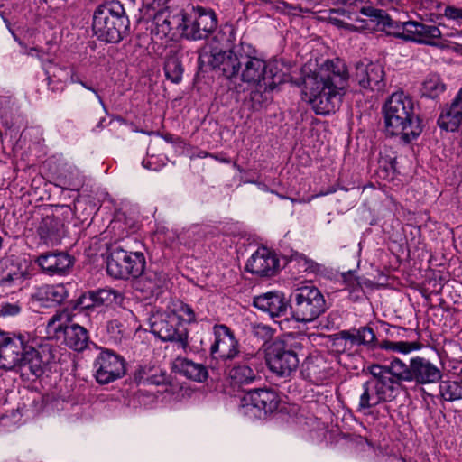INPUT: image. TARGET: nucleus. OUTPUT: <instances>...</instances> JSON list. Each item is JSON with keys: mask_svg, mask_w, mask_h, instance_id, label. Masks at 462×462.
<instances>
[{"mask_svg": "<svg viewBox=\"0 0 462 462\" xmlns=\"http://www.w3.org/2000/svg\"><path fill=\"white\" fill-rule=\"evenodd\" d=\"M198 63L201 69L216 70L228 79H240L252 85L272 80L271 69H282L280 64L261 58L258 50L243 37L229 50L204 45L199 51Z\"/></svg>", "mask_w": 462, "mask_h": 462, "instance_id": "obj_1", "label": "nucleus"}, {"mask_svg": "<svg viewBox=\"0 0 462 462\" xmlns=\"http://www.w3.org/2000/svg\"><path fill=\"white\" fill-rule=\"evenodd\" d=\"M348 81L346 62L328 60L312 73L302 76V94L317 115H328L339 108Z\"/></svg>", "mask_w": 462, "mask_h": 462, "instance_id": "obj_2", "label": "nucleus"}, {"mask_svg": "<svg viewBox=\"0 0 462 462\" xmlns=\"http://www.w3.org/2000/svg\"><path fill=\"white\" fill-rule=\"evenodd\" d=\"M383 113L388 135L400 136L408 143L421 134V121L414 111V102L403 92L392 94L383 106Z\"/></svg>", "mask_w": 462, "mask_h": 462, "instance_id": "obj_3", "label": "nucleus"}, {"mask_svg": "<svg viewBox=\"0 0 462 462\" xmlns=\"http://www.w3.org/2000/svg\"><path fill=\"white\" fill-rule=\"evenodd\" d=\"M130 22L119 1L112 0L97 7L92 29L97 37L106 42H119L126 34Z\"/></svg>", "mask_w": 462, "mask_h": 462, "instance_id": "obj_4", "label": "nucleus"}, {"mask_svg": "<svg viewBox=\"0 0 462 462\" xmlns=\"http://www.w3.org/2000/svg\"><path fill=\"white\" fill-rule=\"evenodd\" d=\"M289 309L296 321L309 323L323 314L328 306L321 291L314 285H307L291 293Z\"/></svg>", "mask_w": 462, "mask_h": 462, "instance_id": "obj_5", "label": "nucleus"}, {"mask_svg": "<svg viewBox=\"0 0 462 462\" xmlns=\"http://www.w3.org/2000/svg\"><path fill=\"white\" fill-rule=\"evenodd\" d=\"M301 347V343L293 341L291 337L273 341L265 348L269 369L280 377L290 376L299 366L298 350Z\"/></svg>", "mask_w": 462, "mask_h": 462, "instance_id": "obj_6", "label": "nucleus"}, {"mask_svg": "<svg viewBox=\"0 0 462 462\" xmlns=\"http://www.w3.org/2000/svg\"><path fill=\"white\" fill-rule=\"evenodd\" d=\"M46 330L49 337L60 339L75 351L84 350L89 341L88 330L78 324L71 323L69 314L66 311L58 312L48 321Z\"/></svg>", "mask_w": 462, "mask_h": 462, "instance_id": "obj_7", "label": "nucleus"}, {"mask_svg": "<svg viewBox=\"0 0 462 462\" xmlns=\"http://www.w3.org/2000/svg\"><path fill=\"white\" fill-rule=\"evenodd\" d=\"M343 3L345 5L351 7L353 12L358 11L367 18L365 20L356 18V21L365 23L362 27H368V23H371L374 28H381L389 34L407 40L408 21L399 22L393 20L385 11L371 5H365L362 0H343Z\"/></svg>", "mask_w": 462, "mask_h": 462, "instance_id": "obj_8", "label": "nucleus"}, {"mask_svg": "<svg viewBox=\"0 0 462 462\" xmlns=\"http://www.w3.org/2000/svg\"><path fill=\"white\" fill-rule=\"evenodd\" d=\"M145 257L141 252L114 248L107 259V273L116 279L138 278L144 272Z\"/></svg>", "mask_w": 462, "mask_h": 462, "instance_id": "obj_9", "label": "nucleus"}, {"mask_svg": "<svg viewBox=\"0 0 462 462\" xmlns=\"http://www.w3.org/2000/svg\"><path fill=\"white\" fill-rule=\"evenodd\" d=\"M218 19L216 12L208 7L192 6L185 12L183 37L188 40H206L217 29Z\"/></svg>", "mask_w": 462, "mask_h": 462, "instance_id": "obj_10", "label": "nucleus"}, {"mask_svg": "<svg viewBox=\"0 0 462 462\" xmlns=\"http://www.w3.org/2000/svg\"><path fill=\"white\" fill-rule=\"evenodd\" d=\"M152 332L162 341H171L179 347L188 346V329L182 325L176 313H163L152 317Z\"/></svg>", "mask_w": 462, "mask_h": 462, "instance_id": "obj_11", "label": "nucleus"}, {"mask_svg": "<svg viewBox=\"0 0 462 462\" xmlns=\"http://www.w3.org/2000/svg\"><path fill=\"white\" fill-rule=\"evenodd\" d=\"M277 393L271 389H254L248 391L241 399V412L252 418H261L263 415L274 411L279 405Z\"/></svg>", "mask_w": 462, "mask_h": 462, "instance_id": "obj_12", "label": "nucleus"}, {"mask_svg": "<svg viewBox=\"0 0 462 462\" xmlns=\"http://www.w3.org/2000/svg\"><path fill=\"white\" fill-rule=\"evenodd\" d=\"M95 377L99 384H107L125 374V359L110 349H102L93 364Z\"/></svg>", "mask_w": 462, "mask_h": 462, "instance_id": "obj_13", "label": "nucleus"}, {"mask_svg": "<svg viewBox=\"0 0 462 462\" xmlns=\"http://www.w3.org/2000/svg\"><path fill=\"white\" fill-rule=\"evenodd\" d=\"M0 368L12 370L18 367L23 362L28 345L25 337L22 334L0 331Z\"/></svg>", "mask_w": 462, "mask_h": 462, "instance_id": "obj_14", "label": "nucleus"}, {"mask_svg": "<svg viewBox=\"0 0 462 462\" xmlns=\"http://www.w3.org/2000/svg\"><path fill=\"white\" fill-rule=\"evenodd\" d=\"M368 371L374 378L371 382L377 395V402H390L395 400L402 391L406 390L404 385L383 371L381 365H372Z\"/></svg>", "mask_w": 462, "mask_h": 462, "instance_id": "obj_15", "label": "nucleus"}, {"mask_svg": "<svg viewBox=\"0 0 462 462\" xmlns=\"http://www.w3.org/2000/svg\"><path fill=\"white\" fill-rule=\"evenodd\" d=\"M215 342L210 347L212 356L217 355L222 360H233L239 355V342L233 331L226 325L213 327Z\"/></svg>", "mask_w": 462, "mask_h": 462, "instance_id": "obj_16", "label": "nucleus"}, {"mask_svg": "<svg viewBox=\"0 0 462 462\" xmlns=\"http://www.w3.org/2000/svg\"><path fill=\"white\" fill-rule=\"evenodd\" d=\"M259 358L251 354L243 356L242 360L235 362L227 369L228 377L235 384L247 385L256 380H260L259 375Z\"/></svg>", "mask_w": 462, "mask_h": 462, "instance_id": "obj_17", "label": "nucleus"}, {"mask_svg": "<svg viewBox=\"0 0 462 462\" xmlns=\"http://www.w3.org/2000/svg\"><path fill=\"white\" fill-rule=\"evenodd\" d=\"M28 277L25 262L14 255L0 259V287H19Z\"/></svg>", "mask_w": 462, "mask_h": 462, "instance_id": "obj_18", "label": "nucleus"}, {"mask_svg": "<svg viewBox=\"0 0 462 462\" xmlns=\"http://www.w3.org/2000/svg\"><path fill=\"white\" fill-rule=\"evenodd\" d=\"M272 80L254 84L255 88L250 93L252 109L259 110L272 100V92L282 83L287 81L288 76L275 67L271 69Z\"/></svg>", "mask_w": 462, "mask_h": 462, "instance_id": "obj_19", "label": "nucleus"}, {"mask_svg": "<svg viewBox=\"0 0 462 462\" xmlns=\"http://www.w3.org/2000/svg\"><path fill=\"white\" fill-rule=\"evenodd\" d=\"M354 78L360 87L372 91H382L385 87L383 68L378 63L368 61L356 63Z\"/></svg>", "mask_w": 462, "mask_h": 462, "instance_id": "obj_20", "label": "nucleus"}, {"mask_svg": "<svg viewBox=\"0 0 462 462\" xmlns=\"http://www.w3.org/2000/svg\"><path fill=\"white\" fill-rule=\"evenodd\" d=\"M35 263L50 275H64L72 267L74 259L66 252L53 251L40 254Z\"/></svg>", "mask_w": 462, "mask_h": 462, "instance_id": "obj_21", "label": "nucleus"}, {"mask_svg": "<svg viewBox=\"0 0 462 462\" xmlns=\"http://www.w3.org/2000/svg\"><path fill=\"white\" fill-rule=\"evenodd\" d=\"M279 267V260L267 248L257 249L248 259L245 270L261 277L275 274Z\"/></svg>", "mask_w": 462, "mask_h": 462, "instance_id": "obj_22", "label": "nucleus"}, {"mask_svg": "<svg viewBox=\"0 0 462 462\" xmlns=\"http://www.w3.org/2000/svg\"><path fill=\"white\" fill-rule=\"evenodd\" d=\"M411 382L425 385L439 383L442 378L441 370L430 360L416 356L411 359Z\"/></svg>", "mask_w": 462, "mask_h": 462, "instance_id": "obj_23", "label": "nucleus"}, {"mask_svg": "<svg viewBox=\"0 0 462 462\" xmlns=\"http://www.w3.org/2000/svg\"><path fill=\"white\" fill-rule=\"evenodd\" d=\"M253 304L258 310L267 312L272 318L284 316L289 307V301L280 291H270L256 296Z\"/></svg>", "mask_w": 462, "mask_h": 462, "instance_id": "obj_24", "label": "nucleus"}, {"mask_svg": "<svg viewBox=\"0 0 462 462\" xmlns=\"http://www.w3.org/2000/svg\"><path fill=\"white\" fill-rule=\"evenodd\" d=\"M68 297L64 284H43L32 294V299L41 307L51 308L61 304Z\"/></svg>", "mask_w": 462, "mask_h": 462, "instance_id": "obj_25", "label": "nucleus"}, {"mask_svg": "<svg viewBox=\"0 0 462 462\" xmlns=\"http://www.w3.org/2000/svg\"><path fill=\"white\" fill-rule=\"evenodd\" d=\"M40 240L46 245H56L64 236L63 221L54 215L43 217L37 228Z\"/></svg>", "mask_w": 462, "mask_h": 462, "instance_id": "obj_26", "label": "nucleus"}, {"mask_svg": "<svg viewBox=\"0 0 462 462\" xmlns=\"http://www.w3.org/2000/svg\"><path fill=\"white\" fill-rule=\"evenodd\" d=\"M154 31L157 34L167 36L173 31L183 36L185 28V12L171 14L169 11H160L153 17Z\"/></svg>", "mask_w": 462, "mask_h": 462, "instance_id": "obj_27", "label": "nucleus"}, {"mask_svg": "<svg viewBox=\"0 0 462 462\" xmlns=\"http://www.w3.org/2000/svg\"><path fill=\"white\" fill-rule=\"evenodd\" d=\"M462 124V88L449 106H447L438 118L439 126L448 132L456 131Z\"/></svg>", "mask_w": 462, "mask_h": 462, "instance_id": "obj_28", "label": "nucleus"}, {"mask_svg": "<svg viewBox=\"0 0 462 462\" xmlns=\"http://www.w3.org/2000/svg\"><path fill=\"white\" fill-rule=\"evenodd\" d=\"M407 41L416 42L428 45H435V40L441 36L440 30L435 25L408 21Z\"/></svg>", "mask_w": 462, "mask_h": 462, "instance_id": "obj_29", "label": "nucleus"}, {"mask_svg": "<svg viewBox=\"0 0 462 462\" xmlns=\"http://www.w3.org/2000/svg\"><path fill=\"white\" fill-rule=\"evenodd\" d=\"M174 366L178 373L193 381L203 382L208 378L207 368L203 365L188 358H177Z\"/></svg>", "mask_w": 462, "mask_h": 462, "instance_id": "obj_30", "label": "nucleus"}, {"mask_svg": "<svg viewBox=\"0 0 462 462\" xmlns=\"http://www.w3.org/2000/svg\"><path fill=\"white\" fill-rule=\"evenodd\" d=\"M140 277L138 283L142 285L141 290L152 295L159 294L167 282L166 274L158 270H148Z\"/></svg>", "mask_w": 462, "mask_h": 462, "instance_id": "obj_31", "label": "nucleus"}, {"mask_svg": "<svg viewBox=\"0 0 462 462\" xmlns=\"http://www.w3.org/2000/svg\"><path fill=\"white\" fill-rule=\"evenodd\" d=\"M340 335L345 338L346 343L350 346L355 345L370 346L374 343L376 337L372 328L364 326L359 328H351L349 330H341Z\"/></svg>", "mask_w": 462, "mask_h": 462, "instance_id": "obj_32", "label": "nucleus"}, {"mask_svg": "<svg viewBox=\"0 0 462 462\" xmlns=\"http://www.w3.org/2000/svg\"><path fill=\"white\" fill-rule=\"evenodd\" d=\"M381 368L402 385L411 382V363L407 365L399 358H393L388 365H381Z\"/></svg>", "mask_w": 462, "mask_h": 462, "instance_id": "obj_33", "label": "nucleus"}, {"mask_svg": "<svg viewBox=\"0 0 462 462\" xmlns=\"http://www.w3.org/2000/svg\"><path fill=\"white\" fill-rule=\"evenodd\" d=\"M163 69L165 77L172 83L178 84L181 81L184 69L177 51L170 50L167 52Z\"/></svg>", "mask_w": 462, "mask_h": 462, "instance_id": "obj_34", "label": "nucleus"}, {"mask_svg": "<svg viewBox=\"0 0 462 462\" xmlns=\"http://www.w3.org/2000/svg\"><path fill=\"white\" fill-rule=\"evenodd\" d=\"M214 32L212 37L214 43L222 47H230V49L236 45L234 42L236 39V27L234 23L226 22L220 26L217 25Z\"/></svg>", "mask_w": 462, "mask_h": 462, "instance_id": "obj_35", "label": "nucleus"}, {"mask_svg": "<svg viewBox=\"0 0 462 462\" xmlns=\"http://www.w3.org/2000/svg\"><path fill=\"white\" fill-rule=\"evenodd\" d=\"M446 90V86L437 74L429 75L422 82L421 95L429 98H436Z\"/></svg>", "mask_w": 462, "mask_h": 462, "instance_id": "obj_36", "label": "nucleus"}, {"mask_svg": "<svg viewBox=\"0 0 462 462\" xmlns=\"http://www.w3.org/2000/svg\"><path fill=\"white\" fill-rule=\"evenodd\" d=\"M18 367H28L31 374L35 376H40L42 374L43 369L40 355L32 346L27 347V351H25L24 356L23 357V362Z\"/></svg>", "mask_w": 462, "mask_h": 462, "instance_id": "obj_37", "label": "nucleus"}, {"mask_svg": "<svg viewBox=\"0 0 462 462\" xmlns=\"http://www.w3.org/2000/svg\"><path fill=\"white\" fill-rule=\"evenodd\" d=\"M441 397L447 402H455L462 399V380L442 381L439 384Z\"/></svg>", "mask_w": 462, "mask_h": 462, "instance_id": "obj_38", "label": "nucleus"}, {"mask_svg": "<svg viewBox=\"0 0 462 462\" xmlns=\"http://www.w3.org/2000/svg\"><path fill=\"white\" fill-rule=\"evenodd\" d=\"M92 291L96 308L111 306L114 303H117L118 300L121 299L120 293L111 288L92 290Z\"/></svg>", "mask_w": 462, "mask_h": 462, "instance_id": "obj_39", "label": "nucleus"}, {"mask_svg": "<svg viewBox=\"0 0 462 462\" xmlns=\"http://www.w3.org/2000/svg\"><path fill=\"white\" fill-rule=\"evenodd\" d=\"M379 347L384 350L398 352L402 354H408L413 350H418L421 347L419 342H407V341H390L383 340L379 343Z\"/></svg>", "mask_w": 462, "mask_h": 462, "instance_id": "obj_40", "label": "nucleus"}, {"mask_svg": "<svg viewBox=\"0 0 462 462\" xmlns=\"http://www.w3.org/2000/svg\"><path fill=\"white\" fill-rule=\"evenodd\" d=\"M371 385L372 382L367 381L363 383L362 389L363 392L359 397L358 405L356 408V411L359 412H364L367 410H370L373 407H375L376 405L380 404L381 402H377V395L373 396L371 393Z\"/></svg>", "mask_w": 462, "mask_h": 462, "instance_id": "obj_41", "label": "nucleus"}, {"mask_svg": "<svg viewBox=\"0 0 462 462\" xmlns=\"http://www.w3.org/2000/svg\"><path fill=\"white\" fill-rule=\"evenodd\" d=\"M69 82L73 84H79L84 88L91 91L98 99L99 103L103 104L102 97L98 94L97 90L94 88L92 83L85 81L74 68H71L69 70Z\"/></svg>", "mask_w": 462, "mask_h": 462, "instance_id": "obj_42", "label": "nucleus"}, {"mask_svg": "<svg viewBox=\"0 0 462 462\" xmlns=\"http://www.w3.org/2000/svg\"><path fill=\"white\" fill-rule=\"evenodd\" d=\"M75 309L88 311L97 309L92 290L83 293L80 297H79L75 305Z\"/></svg>", "mask_w": 462, "mask_h": 462, "instance_id": "obj_43", "label": "nucleus"}, {"mask_svg": "<svg viewBox=\"0 0 462 462\" xmlns=\"http://www.w3.org/2000/svg\"><path fill=\"white\" fill-rule=\"evenodd\" d=\"M106 331L115 341H120L124 336L125 326L119 319H111L107 322Z\"/></svg>", "mask_w": 462, "mask_h": 462, "instance_id": "obj_44", "label": "nucleus"}, {"mask_svg": "<svg viewBox=\"0 0 462 462\" xmlns=\"http://www.w3.org/2000/svg\"><path fill=\"white\" fill-rule=\"evenodd\" d=\"M154 366L149 365H139L134 372V380L137 383L146 384L149 375L152 372Z\"/></svg>", "mask_w": 462, "mask_h": 462, "instance_id": "obj_45", "label": "nucleus"}, {"mask_svg": "<svg viewBox=\"0 0 462 462\" xmlns=\"http://www.w3.org/2000/svg\"><path fill=\"white\" fill-rule=\"evenodd\" d=\"M273 329L268 325H264L262 323L254 324L252 326V333L254 337L262 339L263 341H267L273 337Z\"/></svg>", "mask_w": 462, "mask_h": 462, "instance_id": "obj_46", "label": "nucleus"}, {"mask_svg": "<svg viewBox=\"0 0 462 462\" xmlns=\"http://www.w3.org/2000/svg\"><path fill=\"white\" fill-rule=\"evenodd\" d=\"M178 311L180 312V315H178L180 319H181L189 324L197 321V314L189 305L181 303Z\"/></svg>", "mask_w": 462, "mask_h": 462, "instance_id": "obj_47", "label": "nucleus"}, {"mask_svg": "<svg viewBox=\"0 0 462 462\" xmlns=\"http://www.w3.org/2000/svg\"><path fill=\"white\" fill-rule=\"evenodd\" d=\"M167 382V376L159 367L154 366L146 384L162 385Z\"/></svg>", "mask_w": 462, "mask_h": 462, "instance_id": "obj_48", "label": "nucleus"}, {"mask_svg": "<svg viewBox=\"0 0 462 462\" xmlns=\"http://www.w3.org/2000/svg\"><path fill=\"white\" fill-rule=\"evenodd\" d=\"M444 15L450 20L456 22L457 24L462 25V8L455 6H446Z\"/></svg>", "mask_w": 462, "mask_h": 462, "instance_id": "obj_49", "label": "nucleus"}, {"mask_svg": "<svg viewBox=\"0 0 462 462\" xmlns=\"http://www.w3.org/2000/svg\"><path fill=\"white\" fill-rule=\"evenodd\" d=\"M21 311V306L18 303H4L0 308V315L15 316Z\"/></svg>", "mask_w": 462, "mask_h": 462, "instance_id": "obj_50", "label": "nucleus"}, {"mask_svg": "<svg viewBox=\"0 0 462 462\" xmlns=\"http://www.w3.org/2000/svg\"><path fill=\"white\" fill-rule=\"evenodd\" d=\"M340 335V331L331 336L332 346L336 348L337 352H345L347 349V343L345 338Z\"/></svg>", "mask_w": 462, "mask_h": 462, "instance_id": "obj_51", "label": "nucleus"}, {"mask_svg": "<svg viewBox=\"0 0 462 462\" xmlns=\"http://www.w3.org/2000/svg\"><path fill=\"white\" fill-rule=\"evenodd\" d=\"M334 24L337 27L347 30L349 32H355L357 30V27L352 23H346L339 19H334Z\"/></svg>", "mask_w": 462, "mask_h": 462, "instance_id": "obj_52", "label": "nucleus"}, {"mask_svg": "<svg viewBox=\"0 0 462 462\" xmlns=\"http://www.w3.org/2000/svg\"><path fill=\"white\" fill-rule=\"evenodd\" d=\"M304 261L305 271L318 272L319 265L312 260L307 259L306 257H300Z\"/></svg>", "mask_w": 462, "mask_h": 462, "instance_id": "obj_53", "label": "nucleus"}, {"mask_svg": "<svg viewBox=\"0 0 462 462\" xmlns=\"http://www.w3.org/2000/svg\"><path fill=\"white\" fill-rule=\"evenodd\" d=\"M162 138L167 142V143H175V139H174V136L171 134H165Z\"/></svg>", "mask_w": 462, "mask_h": 462, "instance_id": "obj_54", "label": "nucleus"}, {"mask_svg": "<svg viewBox=\"0 0 462 462\" xmlns=\"http://www.w3.org/2000/svg\"><path fill=\"white\" fill-rule=\"evenodd\" d=\"M56 77V74L54 73L53 75H50L49 72H47V78H46V80H47V84L49 86H51L53 82H54V79Z\"/></svg>", "mask_w": 462, "mask_h": 462, "instance_id": "obj_55", "label": "nucleus"}, {"mask_svg": "<svg viewBox=\"0 0 462 462\" xmlns=\"http://www.w3.org/2000/svg\"><path fill=\"white\" fill-rule=\"evenodd\" d=\"M381 2V4L383 5H386L388 3H391V4H399L402 0H379Z\"/></svg>", "mask_w": 462, "mask_h": 462, "instance_id": "obj_56", "label": "nucleus"}, {"mask_svg": "<svg viewBox=\"0 0 462 462\" xmlns=\"http://www.w3.org/2000/svg\"><path fill=\"white\" fill-rule=\"evenodd\" d=\"M143 166L146 169H151V166H150V162H146V161H143L142 162Z\"/></svg>", "mask_w": 462, "mask_h": 462, "instance_id": "obj_57", "label": "nucleus"}, {"mask_svg": "<svg viewBox=\"0 0 462 462\" xmlns=\"http://www.w3.org/2000/svg\"><path fill=\"white\" fill-rule=\"evenodd\" d=\"M3 20L5 22V23L6 24V26L8 27V29H10V23L7 19H5V17H3Z\"/></svg>", "mask_w": 462, "mask_h": 462, "instance_id": "obj_58", "label": "nucleus"}, {"mask_svg": "<svg viewBox=\"0 0 462 462\" xmlns=\"http://www.w3.org/2000/svg\"><path fill=\"white\" fill-rule=\"evenodd\" d=\"M12 34H13V36H14V40H15V41H18V38H17L16 34H15L14 32H12Z\"/></svg>", "mask_w": 462, "mask_h": 462, "instance_id": "obj_59", "label": "nucleus"}, {"mask_svg": "<svg viewBox=\"0 0 462 462\" xmlns=\"http://www.w3.org/2000/svg\"><path fill=\"white\" fill-rule=\"evenodd\" d=\"M50 90H51V92H56V91H57L56 88H50Z\"/></svg>", "mask_w": 462, "mask_h": 462, "instance_id": "obj_60", "label": "nucleus"}, {"mask_svg": "<svg viewBox=\"0 0 462 462\" xmlns=\"http://www.w3.org/2000/svg\"><path fill=\"white\" fill-rule=\"evenodd\" d=\"M399 330H402V332H405L406 330L403 328H399Z\"/></svg>", "mask_w": 462, "mask_h": 462, "instance_id": "obj_61", "label": "nucleus"}, {"mask_svg": "<svg viewBox=\"0 0 462 462\" xmlns=\"http://www.w3.org/2000/svg\"><path fill=\"white\" fill-rule=\"evenodd\" d=\"M2 341V339L0 338V342Z\"/></svg>", "mask_w": 462, "mask_h": 462, "instance_id": "obj_62", "label": "nucleus"}]
</instances>
